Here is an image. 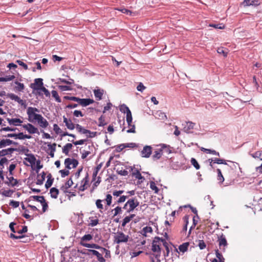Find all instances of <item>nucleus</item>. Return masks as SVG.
I'll list each match as a JSON object with an SVG mask.
<instances>
[{"instance_id": "a19ab883", "label": "nucleus", "mask_w": 262, "mask_h": 262, "mask_svg": "<svg viewBox=\"0 0 262 262\" xmlns=\"http://www.w3.org/2000/svg\"><path fill=\"white\" fill-rule=\"evenodd\" d=\"M211 161H213V162L214 163H217V164H225V165L227 164V163L226 162L225 160H224L223 159H221L214 158V159H212Z\"/></svg>"}, {"instance_id": "09e8293b", "label": "nucleus", "mask_w": 262, "mask_h": 262, "mask_svg": "<svg viewBox=\"0 0 262 262\" xmlns=\"http://www.w3.org/2000/svg\"><path fill=\"white\" fill-rule=\"evenodd\" d=\"M53 130L57 134L62 133V130L56 124L53 125Z\"/></svg>"}, {"instance_id": "393cba45", "label": "nucleus", "mask_w": 262, "mask_h": 262, "mask_svg": "<svg viewBox=\"0 0 262 262\" xmlns=\"http://www.w3.org/2000/svg\"><path fill=\"white\" fill-rule=\"evenodd\" d=\"M50 193L51 194V198L54 199H57L58 195L59 194V190L58 189L55 187H53L51 188L50 190Z\"/></svg>"}, {"instance_id": "69168bd1", "label": "nucleus", "mask_w": 262, "mask_h": 262, "mask_svg": "<svg viewBox=\"0 0 262 262\" xmlns=\"http://www.w3.org/2000/svg\"><path fill=\"white\" fill-rule=\"evenodd\" d=\"M73 184V181L71 178H70L65 184L66 187L65 189H68L70 188Z\"/></svg>"}, {"instance_id": "4be33fe9", "label": "nucleus", "mask_w": 262, "mask_h": 262, "mask_svg": "<svg viewBox=\"0 0 262 262\" xmlns=\"http://www.w3.org/2000/svg\"><path fill=\"white\" fill-rule=\"evenodd\" d=\"M94 94L97 100H100L102 99L103 91L100 89L95 90L94 91Z\"/></svg>"}, {"instance_id": "603ef678", "label": "nucleus", "mask_w": 262, "mask_h": 262, "mask_svg": "<svg viewBox=\"0 0 262 262\" xmlns=\"http://www.w3.org/2000/svg\"><path fill=\"white\" fill-rule=\"evenodd\" d=\"M150 188L155 191L156 193H157L159 191V189L158 187L156 186V184L155 182H150Z\"/></svg>"}, {"instance_id": "864d4df0", "label": "nucleus", "mask_w": 262, "mask_h": 262, "mask_svg": "<svg viewBox=\"0 0 262 262\" xmlns=\"http://www.w3.org/2000/svg\"><path fill=\"white\" fill-rule=\"evenodd\" d=\"M66 126L67 127V128L69 129H71V130H73L75 128V125L72 122V120H70L69 122L66 124Z\"/></svg>"}, {"instance_id": "423d86ee", "label": "nucleus", "mask_w": 262, "mask_h": 262, "mask_svg": "<svg viewBox=\"0 0 262 262\" xmlns=\"http://www.w3.org/2000/svg\"><path fill=\"white\" fill-rule=\"evenodd\" d=\"M23 127L26 129L28 132L30 134H38L39 133L38 132V128L35 127L31 123H28L27 124H24L22 125Z\"/></svg>"}, {"instance_id": "9b49d317", "label": "nucleus", "mask_w": 262, "mask_h": 262, "mask_svg": "<svg viewBox=\"0 0 262 262\" xmlns=\"http://www.w3.org/2000/svg\"><path fill=\"white\" fill-rule=\"evenodd\" d=\"M151 147L150 146H145L141 151V156L143 158H149L151 154Z\"/></svg>"}, {"instance_id": "79ce46f5", "label": "nucleus", "mask_w": 262, "mask_h": 262, "mask_svg": "<svg viewBox=\"0 0 262 262\" xmlns=\"http://www.w3.org/2000/svg\"><path fill=\"white\" fill-rule=\"evenodd\" d=\"M120 111L123 113H126L128 110H129L128 106L125 104H122L120 106Z\"/></svg>"}, {"instance_id": "2f4dec72", "label": "nucleus", "mask_w": 262, "mask_h": 262, "mask_svg": "<svg viewBox=\"0 0 262 262\" xmlns=\"http://www.w3.org/2000/svg\"><path fill=\"white\" fill-rule=\"evenodd\" d=\"M33 199L34 200H35L37 202H40V203H41L42 201H43V202L44 199H45V197L43 196L33 195V196H31L29 198V201H30L31 199Z\"/></svg>"}, {"instance_id": "6e6552de", "label": "nucleus", "mask_w": 262, "mask_h": 262, "mask_svg": "<svg viewBox=\"0 0 262 262\" xmlns=\"http://www.w3.org/2000/svg\"><path fill=\"white\" fill-rule=\"evenodd\" d=\"M167 147V146L166 145L162 144V148H163V149H159L155 151L154 152V154L152 156L153 158L154 159H160L161 157V156H162V155L163 154L162 151H163V150L164 149H165V150H166V152H167L170 153V150L169 149H168L167 150V149H166Z\"/></svg>"}, {"instance_id": "c85d7f7f", "label": "nucleus", "mask_w": 262, "mask_h": 262, "mask_svg": "<svg viewBox=\"0 0 262 262\" xmlns=\"http://www.w3.org/2000/svg\"><path fill=\"white\" fill-rule=\"evenodd\" d=\"M14 83L17 85L15 86V89L16 91L19 92H22L25 89V85L23 83L19 82L18 81H15Z\"/></svg>"}, {"instance_id": "338daca9", "label": "nucleus", "mask_w": 262, "mask_h": 262, "mask_svg": "<svg viewBox=\"0 0 262 262\" xmlns=\"http://www.w3.org/2000/svg\"><path fill=\"white\" fill-rule=\"evenodd\" d=\"M74 116L78 117H83L84 115L80 111L75 110L73 113Z\"/></svg>"}, {"instance_id": "ddd939ff", "label": "nucleus", "mask_w": 262, "mask_h": 262, "mask_svg": "<svg viewBox=\"0 0 262 262\" xmlns=\"http://www.w3.org/2000/svg\"><path fill=\"white\" fill-rule=\"evenodd\" d=\"M39 126L43 128H47L49 125V123L47 120L44 118L41 115L36 121Z\"/></svg>"}, {"instance_id": "58836bf2", "label": "nucleus", "mask_w": 262, "mask_h": 262, "mask_svg": "<svg viewBox=\"0 0 262 262\" xmlns=\"http://www.w3.org/2000/svg\"><path fill=\"white\" fill-rule=\"evenodd\" d=\"M217 180L221 183H223L224 181V178L222 173L221 169H217Z\"/></svg>"}, {"instance_id": "f03ea898", "label": "nucleus", "mask_w": 262, "mask_h": 262, "mask_svg": "<svg viewBox=\"0 0 262 262\" xmlns=\"http://www.w3.org/2000/svg\"><path fill=\"white\" fill-rule=\"evenodd\" d=\"M128 235H125L122 232H118L114 236V242L117 244L127 243L128 241Z\"/></svg>"}, {"instance_id": "c03bdc74", "label": "nucleus", "mask_w": 262, "mask_h": 262, "mask_svg": "<svg viewBox=\"0 0 262 262\" xmlns=\"http://www.w3.org/2000/svg\"><path fill=\"white\" fill-rule=\"evenodd\" d=\"M64 99H66V100H72V101H76V102H77L78 103L79 102V98L76 97H74V96H66L64 97Z\"/></svg>"}, {"instance_id": "72a5a7b5", "label": "nucleus", "mask_w": 262, "mask_h": 262, "mask_svg": "<svg viewBox=\"0 0 262 262\" xmlns=\"http://www.w3.org/2000/svg\"><path fill=\"white\" fill-rule=\"evenodd\" d=\"M100 251L101 252L100 253H101L102 255L103 254H105L104 257L105 258H108L111 257L110 251L106 249V248L102 247Z\"/></svg>"}, {"instance_id": "e2e57ef3", "label": "nucleus", "mask_w": 262, "mask_h": 262, "mask_svg": "<svg viewBox=\"0 0 262 262\" xmlns=\"http://www.w3.org/2000/svg\"><path fill=\"white\" fill-rule=\"evenodd\" d=\"M59 172L61 173L62 178H64L66 176L69 175L70 172L68 170H60Z\"/></svg>"}, {"instance_id": "37998d69", "label": "nucleus", "mask_w": 262, "mask_h": 262, "mask_svg": "<svg viewBox=\"0 0 262 262\" xmlns=\"http://www.w3.org/2000/svg\"><path fill=\"white\" fill-rule=\"evenodd\" d=\"M191 163L196 169H200V165L199 164L198 162L195 160V159L192 158L191 159Z\"/></svg>"}, {"instance_id": "20e7f679", "label": "nucleus", "mask_w": 262, "mask_h": 262, "mask_svg": "<svg viewBox=\"0 0 262 262\" xmlns=\"http://www.w3.org/2000/svg\"><path fill=\"white\" fill-rule=\"evenodd\" d=\"M160 240L161 238H160L159 237H156L152 242L151 246L152 251L154 252H157L158 254H161V248L158 243L160 241Z\"/></svg>"}, {"instance_id": "0eeeda50", "label": "nucleus", "mask_w": 262, "mask_h": 262, "mask_svg": "<svg viewBox=\"0 0 262 262\" xmlns=\"http://www.w3.org/2000/svg\"><path fill=\"white\" fill-rule=\"evenodd\" d=\"M64 164L66 167L68 169H71V165H72L73 168H75L78 164V162L76 159H71L70 158H67L64 160Z\"/></svg>"}, {"instance_id": "c756f323", "label": "nucleus", "mask_w": 262, "mask_h": 262, "mask_svg": "<svg viewBox=\"0 0 262 262\" xmlns=\"http://www.w3.org/2000/svg\"><path fill=\"white\" fill-rule=\"evenodd\" d=\"M126 122L128 124V125L129 126V125H131V123H132V120H133V118H132V113H131V111L129 110H128L126 113Z\"/></svg>"}, {"instance_id": "412c9836", "label": "nucleus", "mask_w": 262, "mask_h": 262, "mask_svg": "<svg viewBox=\"0 0 262 262\" xmlns=\"http://www.w3.org/2000/svg\"><path fill=\"white\" fill-rule=\"evenodd\" d=\"M135 216V214H132L129 216H127L124 217V219L123 220L122 223V226L124 227L125 225L128 223L131 220H132L134 217Z\"/></svg>"}, {"instance_id": "4d7b16f0", "label": "nucleus", "mask_w": 262, "mask_h": 262, "mask_svg": "<svg viewBox=\"0 0 262 262\" xmlns=\"http://www.w3.org/2000/svg\"><path fill=\"white\" fill-rule=\"evenodd\" d=\"M10 237L13 238V239H23L25 238V236L24 235H16L13 234V233H12L10 234Z\"/></svg>"}, {"instance_id": "7c9ffc66", "label": "nucleus", "mask_w": 262, "mask_h": 262, "mask_svg": "<svg viewBox=\"0 0 262 262\" xmlns=\"http://www.w3.org/2000/svg\"><path fill=\"white\" fill-rule=\"evenodd\" d=\"M249 155L255 159H258L262 160V151H257L253 154L250 153Z\"/></svg>"}, {"instance_id": "052dcab7", "label": "nucleus", "mask_w": 262, "mask_h": 262, "mask_svg": "<svg viewBox=\"0 0 262 262\" xmlns=\"http://www.w3.org/2000/svg\"><path fill=\"white\" fill-rule=\"evenodd\" d=\"M41 204L42 206V212H45L46 211V210H47V209L48 208V203L46 202V200L44 199V202H43V201H42Z\"/></svg>"}, {"instance_id": "5701e85b", "label": "nucleus", "mask_w": 262, "mask_h": 262, "mask_svg": "<svg viewBox=\"0 0 262 262\" xmlns=\"http://www.w3.org/2000/svg\"><path fill=\"white\" fill-rule=\"evenodd\" d=\"M130 169L132 171H133V170H134V169L132 167L130 168ZM132 175H133V176L135 177L137 179H138V180L144 179L143 177L142 176L140 172L137 169H135L134 171H133Z\"/></svg>"}, {"instance_id": "b1692460", "label": "nucleus", "mask_w": 262, "mask_h": 262, "mask_svg": "<svg viewBox=\"0 0 262 262\" xmlns=\"http://www.w3.org/2000/svg\"><path fill=\"white\" fill-rule=\"evenodd\" d=\"M73 145L71 143L66 144L62 148V152L66 155H68L69 150L72 149Z\"/></svg>"}, {"instance_id": "f704fd0d", "label": "nucleus", "mask_w": 262, "mask_h": 262, "mask_svg": "<svg viewBox=\"0 0 262 262\" xmlns=\"http://www.w3.org/2000/svg\"><path fill=\"white\" fill-rule=\"evenodd\" d=\"M29 151V149L27 147L23 145H19V147L17 148V152L24 153L26 155Z\"/></svg>"}, {"instance_id": "39448f33", "label": "nucleus", "mask_w": 262, "mask_h": 262, "mask_svg": "<svg viewBox=\"0 0 262 262\" xmlns=\"http://www.w3.org/2000/svg\"><path fill=\"white\" fill-rule=\"evenodd\" d=\"M182 125L183 126V130L187 134H190L192 133V130L194 128L195 123L191 121H188L183 124Z\"/></svg>"}, {"instance_id": "3c124183", "label": "nucleus", "mask_w": 262, "mask_h": 262, "mask_svg": "<svg viewBox=\"0 0 262 262\" xmlns=\"http://www.w3.org/2000/svg\"><path fill=\"white\" fill-rule=\"evenodd\" d=\"M16 62L18 64V65L21 66L25 70H27L28 69L27 64L24 63L21 60H17Z\"/></svg>"}, {"instance_id": "13d9d810", "label": "nucleus", "mask_w": 262, "mask_h": 262, "mask_svg": "<svg viewBox=\"0 0 262 262\" xmlns=\"http://www.w3.org/2000/svg\"><path fill=\"white\" fill-rule=\"evenodd\" d=\"M114 216H115L122 212V208L119 206H117L114 209Z\"/></svg>"}, {"instance_id": "49530a36", "label": "nucleus", "mask_w": 262, "mask_h": 262, "mask_svg": "<svg viewBox=\"0 0 262 262\" xmlns=\"http://www.w3.org/2000/svg\"><path fill=\"white\" fill-rule=\"evenodd\" d=\"M215 254L216 257L217 258V259H219L220 261H224L225 259L223 257L222 253L219 252L218 249L215 250Z\"/></svg>"}, {"instance_id": "4468645a", "label": "nucleus", "mask_w": 262, "mask_h": 262, "mask_svg": "<svg viewBox=\"0 0 262 262\" xmlns=\"http://www.w3.org/2000/svg\"><path fill=\"white\" fill-rule=\"evenodd\" d=\"M6 120L10 125L13 126H19L23 122V121L18 118H7Z\"/></svg>"}, {"instance_id": "bf43d9fd", "label": "nucleus", "mask_w": 262, "mask_h": 262, "mask_svg": "<svg viewBox=\"0 0 262 262\" xmlns=\"http://www.w3.org/2000/svg\"><path fill=\"white\" fill-rule=\"evenodd\" d=\"M8 160L6 158H2L0 160V165L2 166L1 169L4 168V164L7 163Z\"/></svg>"}, {"instance_id": "9d476101", "label": "nucleus", "mask_w": 262, "mask_h": 262, "mask_svg": "<svg viewBox=\"0 0 262 262\" xmlns=\"http://www.w3.org/2000/svg\"><path fill=\"white\" fill-rule=\"evenodd\" d=\"M88 252L90 253V255L92 254L93 255H95L97 257V260L99 262H105V259L102 256V254L99 252L95 250H88Z\"/></svg>"}, {"instance_id": "cd10ccee", "label": "nucleus", "mask_w": 262, "mask_h": 262, "mask_svg": "<svg viewBox=\"0 0 262 262\" xmlns=\"http://www.w3.org/2000/svg\"><path fill=\"white\" fill-rule=\"evenodd\" d=\"M31 136L28 135H24L23 133H19L18 134H16V139L19 140H24L25 139H31Z\"/></svg>"}, {"instance_id": "a211bd4d", "label": "nucleus", "mask_w": 262, "mask_h": 262, "mask_svg": "<svg viewBox=\"0 0 262 262\" xmlns=\"http://www.w3.org/2000/svg\"><path fill=\"white\" fill-rule=\"evenodd\" d=\"M80 244L82 246L86 248H94L96 249H98L99 250H100V249L102 248V247L96 244H88L84 242H80Z\"/></svg>"}, {"instance_id": "7ed1b4c3", "label": "nucleus", "mask_w": 262, "mask_h": 262, "mask_svg": "<svg viewBox=\"0 0 262 262\" xmlns=\"http://www.w3.org/2000/svg\"><path fill=\"white\" fill-rule=\"evenodd\" d=\"M127 204H128L129 206V208L127 210V212L129 213L139 206V202L136 198H133L128 200Z\"/></svg>"}, {"instance_id": "ea45409f", "label": "nucleus", "mask_w": 262, "mask_h": 262, "mask_svg": "<svg viewBox=\"0 0 262 262\" xmlns=\"http://www.w3.org/2000/svg\"><path fill=\"white\" fill-rule=\"evenodd\" d=\"M7 96L11 100H14V101H16L17 102H18V101L20 99V98L18 96H17V95H15L14 94H13V93L8 94Z\"/></svg>"}, {"instance_id": "e433bc0d", "label": "nucleus", "mask_w": 262, "mask_h": 262, "mask_svg": "<svg viewBox=\"0 0 262 262\" xmlns=\"http://www.w3.org/2000/svg\"><path fill=\"white\" fill-rule=\"evenodd\" d=\"M51 93H52V97L55 99L56 101H57L58 102H61V99L59 97L57 91H56L55 90H53V91H52Z\"/></svg>"}, {"instance_id": "4c0bfd02", "label": "nucleus", "mask_w": 262, "mask_h": 262, "mask_svg": "<svg viewBox=\"0 0 262 262\" xmlns=\"http://www.w3.org/2000/svg\"><path fill=\"white\" fill-rule=\"evenodd\" d=\"M93 238V236L90 234H85L81 237V242L84 241H90Z\"/></svg>"}, {"instance_id": "bb28decb", "label": "nucleus", "mask_w": 262, "mask_h": 262, "mask_svg": "<svg viewBox=\"0 0 262 262\" xmlns=\"http://www.w3.org/2000/svg\"><path fill=\"white\" fill-rule=\"evenodd\" d=\"M76 128L78 132L83 134H85L86 135L88 133L90 132V130L84 128L82 126H81L79 124H76Z\"/></svg>"}, {"instance_id": "6e6d98bb", "label": "nucleus", "mask_w": 262, "mask_h": 262, "mask_svg": "<svg viewBox=\"0 0 262 262\" xmlns=\"http://www.w3.org/2000/svg\"><path fill=\"white\" fill-rule=\"evenodd\" d=\"M112 196L111 194H107L106 196L105 201L108 206H110L112 203Z\"/></svg>"}, {"instance_id": "6ab92c4d", "label": "nucleus", "mask_w": 262, "mask_h": 262, "mask_svg": "<svg viewBox=\"0 0 262 262\" xmlns=\"http://www.w3.org/2000/svg\"><path fill=\"white\" fill-rule=\"evenodd\" d=\"M46 175V172L43 171L41 173V176H40L39 175L37 176V182H36L37 185H41L43 184V181L45 180Z\"/></svg>"}, {"instance_id": "a878e982", "label": "nucleus", "mask_w": 262, "mask_h": 262, "mask_svg": "<svg viewBox=\"0 0 262 262\" xmlns=\"http://www.w3.org/2000/svg\"><path fill=\"white\" fill-rule=\"evenodd\" d=\"M26 155L28 156V157L25 158V160L26 161L29 162L31 164H35V162L36 161V158L34 157V156L31 154H27Z\"/></svg>"}, {"instance_id": "f3484780", "label": "nucleus", "mask_w": 262, "mask_h": 262, "mask_svg": "<svg viewBox=\"0 0 262 262\" xmlns=\"http://www.w3.org/2000/svg\"><path fill=\"white\" fill-rule=\"evenodd\" d=\"M242 4L244 7L249 6H258L259 3H258V0H244Z\"/></svg>"}, {"instance_id": "a18cd8bd", "label": "nucleus", "mask_w": 262, "mask_h": 262, "mask_svg": "<svg viewBox=\"0 0 262 262\" xmlns=\"http://www.w3.org/2000/svg\"><path fill=\"white\" fill-rule=\"evenodd\" d=\"M16 129H17V128H12L10 127H3L0 129V132H2L3 131H6V132H14Z\"/></svg>"}, {"instance_id": "f8f14e48", "label": "nucleus", "mask_w": 262, "mask_h": 262, "mask_svg": "<svg viewBox=\"0 0 262 262\" xmlns=\"http://www.w3.org/2000/svg\"><path fill=\"white\" fill-rule=\"evenodd\" d=\"M43 80L42 78H36L34 80V83L31 84V87L34 90H39L43 85Z\"/></svg>"}, {"instance_id": "2eb2a0df", "label": "nucleus", "mask_w": 262, "mask_h": 262, "mask_svg": "<svg viewBox=\"0 0 262 262\" xmlns=\"http://www.w3.org/2000/svg\"><path fill=\"white\" fill-rule=\"evenodd\" d=\"M220 248L223 251L225 250V247L227 245V242L226 239L223 235L220 237L218 240Z\"/></svg>"}, {"instance_id": "f257e3e1", "label": "nucleus", "mask_w": 262, "mask_h": 262, "mask_svg": "<svg viewBox=\"0 0 262 262\" xmlns=\"http://www.w3.org/2000/svg\"><path fill=\"white\" fill-rule=\"evenodd\" d=\"M36 112L39 113V111L38 108L33 107H29L27 108V114L28 115V120L29 122L33 123L36 121L41 115L37 114Z\"/></svg>"}, {"instance_id": "774afa93", "label": "nucleus", "mask_w": 262, "mask_h": 262, "mask_svg": "<svg viewBox=\"0 0 262 262\" xmlns=\"http://www.w3.org/2000/svg\"><path fill=\"white\" fill-rule=\"evenodd\" d=\"M124 148H125L124 144H121L116 147V151L119 152L121 151Z\"/></svg>"}, {"instance_id": "680f3d73", "label": "nucleus", "mask_w": 262, "mask_h": 262, "mask_svg": "<svg viewBox=\"0 0 262 262\" xmlns=\"http://www.w3.org/2000/svg\"><path fill=\"white\" fill-rule=\"evenodd\" d=\"M102 200L98 199L96 201V205L98 209H103V205L102 204Z\"/></svg>"}, {"instance_id": "8fccbe9b", "label": "nucleus", "mask_w": 262, "mask_h": 262, "mask_svg": "<svg viewBox=\"0 0 262 262\" xmlns=\"http://www.w3.org/2000/svg\"><path fill=\"white\" fill-rule=\"evenodd\" d=\"M217 52L220 54H223L224 56L226 57L227 55V52L224 50L223 48H219L217 50Z\"/></svg>"}, {"instance_id": "dca6fc26", "label": "nucleus", "mask_w": 262, "mask_h": 262, "mask_svg": "<svg viewBox=\"0 0 262 262\" xmlns=\"http://www.w3.org/2000/svg\"><path fill=\"white\" fill-rule=\"evenodd\" d=\"M94 101L90 98H79L78 104L82 106H86L91 104H92Z\"/></svg>"}, {"instance_id": "aec40b11", "label": "nucleus", "mask_w": 262, "mask_h": 262, "mask_svg": "<svg viewBox=\"0 0 262 262\" xmlns=\"http://www.w3.org/2000/svg\"><path fill=\"white\" fill-rule=\"evenodd\" d=\"M155 117L156 118L162 120H164L167 119V116L165 114L161 111L156 112L155 113Z\"/></svg>"}, {"instance_id": "5fc2aeb1", "label": "nucleus", "mask_w": 262, "mask_h": 262, "mask_svg": "<svg viewBox=\"0 0 262 262\" xmlns=\"http://www.w3.org/2000/svg\"><path fill=\"white\" fill-rule=\"evenodd\" d=\"M117 171L119 174H120L121 176H127L128 174V172L126 170H125V169H121V170L118 169L117 170Z\"/></svg>"}, {"instance_id": "c9c22d12", "label": "nucleus", "mask_w": 262, "mask_h": 262, "mask_svg": "<svg viewBox=\"0 0 262 262\" xmlns=\"http://www.w3.org/2000/svg\"><path fill=\"white\" fill-rule=\"evenodd\" d=\"M7 179H8L9 183L11 186L14 187L17 185V180L14 179L13 177H7Z\"/></svg>"}, {"instance_id": "1a4fd4ad", "label": "nucleus", "mask_w": 262, "mask_h": 262, "mask_svg": "<svg viewBox=\"0 0 262 262\" xmlns=\"http://www.w3.org/2000/svg\"><path fill=\"white\" fill-rule=\"evenodd\" d=\"M12 144L17 145L18 143L9 139H2L0 141V148L5 147Z\"/></svg>"}, {"instance_id": "de8ad7c7", "label": "nucleus", "mask_w": 262, "mask_h": 262, "mask_svg": "<svg viewBox=\"0 0 262 262\" xmlns=\"http://www.w3.org/2000/svg\"><path fill=\"white\" fill-rule=\"evenodd\" d=\"M99 124L98 126H103L106 124V123L105 122L104 117L103 116H101L98 119Z\"/></svg>"}, {"instance_id": "473e14b6", "label": "nucleus", "mask_w": 262, "mask_h": 262, "mask_svg": "<svg viewBox=\"0 0 262 262\" xmlns=\"http://www.w3.org/2000/svg\"><path fill=\"white\" fill-rule=\"evenodd\" d=\"M188 246H189L188 243H184L179 246V249L181 252L184 253L187 250Z\"/></svg>"}, {"instance_id": "0e129e2a", "label": "nucleus", "mask_w": 262, "mask_h": 262, "mask_svg": "<svg viewBox=\"0 0 262 262\" xmlns=\"http://www.w3.org/2000/svg\"><path fill=\"white\" fill-rule=\"evenodd\" d=\"M39 90H41L47 97L50 96V93L49 91L46 88L43 87V85L40 88Z\"/></svg>"}]
</instances>
